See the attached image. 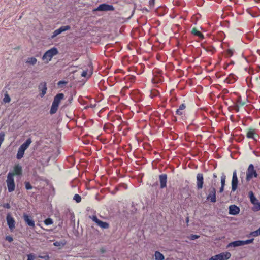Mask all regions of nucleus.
Returning <instances> with one entry per match:
<instances>
[{"mask_svg":"<svg viewBox=\"0 0 260 260\" xmlns=\"http://www.w3.org/2000/svg\"><path fill=\"white\" fill-rule=\"evenodd\" d=\"M64 94L63 93H58L54 98L53 101L52 102L51 109L50 110V113L53 114L57 112L58 108V106L60 101L63 99Z\"/></svg>","mask_w":260,"mask_h":260,"instance_id":"obj_1","label":"nucleus"},{"mask_svg":"<svg viewBox=\"0 0 260 260\" xmlns=\"http://www.w3.org/2000/svg\"><path fill=\"white\" fill-rule=\"evenodd\" d=\"M58 53V50L55 47H53L47 51L42 56V60L46 63H48L52 58Z\"/></svg>","mask_w":260,"mask_h":260,"instance_id":"obj_2","label":"nucleus"},{"mask_svg":"<svg viewBox=\"0 0 260 260\" xmlns=\"http://www.w3.org/2000/svg\"><path fill=\"white\" fill-rule=\"evenodd\" d=\"M6 183L8 190L9 192H12L15 190V184L13 175L11 173H8L7 177Z\"/></svg>","mask_w":260,"mask_h":260,"instance_id":"obj_3","label":"nucleus"},{"mask_svg":"<svg viewBox=\"0 0 260 260\" xmlns=\"http://www.w3.org/2000/svg\"><path fill=\"white\" fill-rule=\"evenodd\" d=\"M258 174L254 169V166L252 164H250L246 171V180L247 181H249L253 177H257Z\"/></svg>","mask_w":260,"mask_h":260,"instance_id":"obj_4","label":"nucleus"},{"mask_svg":"<svg viewBox=\"0 0 260 260\" xmlns=\"http://www.w3.org/2000/svg\"><path fill=\"white\" fill-rule=\"evenodd\" d=\"M207 199L210 200V201L212 203L216 202V189L214 187H212L209 189L208 195L207 197Z\"/></svg>","mask_w":260,"mask_h":260,"instance_id":"obj_5","label":"nucleus"},{"mask_svg":"<svg viewBox=\"0 0 260 260\" xmlns=\"http://www.w3.org/2000/svg\"><path fill=\"white\" fill-rule=\"evenodd\" d=\"M90 218L94 222H95L96 223V224L98 226H99L101 228L104 229L109 228V225L108 223L106 222H103L99 220L96 216H92Z\"/></svg>","mask_w":260,"mask_h":260,"instance_id":"obj_6","label":"nucleus"},{"mask_svg":"<svg viewBox=\"0 0 260 260\" xmlns=\"http://www.w3.org/2000/svg\"><path fill=\"white\" fill-rule=\"evenodd\" d=\"M114 8L112 5H108L106 4H102L99 6V7L94 10V11H113Z\"/></svg>","mask_w":260,"mask_h":260,"instance_id":"obj_7","label":"nucleus"},{"mask_svg":"<svg viewBox=\"0 0 260 260\" xmlns=\"http://www.w3.org/2000/svg\"><path fill=\"white\" fill-rule=\"evenodd\" d=\"M238 180L237 176L236 170H235L233 173L232 180V191H235L237 189Z\"/></svg>","mask_w":260,"mask_h":260,"instance_id":"obj_8","label":"nucleus"},{"mask_svg":"<svg viewBox=\"0 0 260 260\" xmlns=\"http://www.w3.org/2000/svg\"><path fill=\"white\" fill-rule=\"evenodd\" d=\"M204 184L203 175L202 173H198L197 175V187L198 190L203 188Z\"/></svg>","mask_w":260,"mask_h":260,"instance_id":"obj_9","label":"nucleus"},{"mask_svg":"<svg viewBox=\"0 0 260 260\" xmlns=\"http://www.w3.org/2000/svg\"><path fill=\"white\" fill-rule=\"evenodd\" d=\"M39 91H40V96L43 98L46 93L47 90V84L45 82H41L38 86Z\"/></svg>","mask_w":260,"mask_h":260,"instance_id":"obj_10","label":"nucleus"},{"mask_svg":"<svg viewBox=\"0 0 260 260\" xmlns=\"http://www.w3.org/2000/svg\"><path fill=\"white\" fill-rule=\"evenodd\" d=\"M7 224L11 231H13L15 228V221L13 217L10 214H8L6 217Z\"/></svg>","mask_w":260,"mask_h":260,"instance_id":"obj_11","label":"nucleus"},{"mask_svg":"<svg viewBox=\"0 0 260 260\" xmlns=\"http://www.w3.org/2000/svg\"><path fill=\"white\" fill-rule=\"evenodd\" d=\"M71 27L69 25H66L60 27L59 28L55 30L53 33L52 36H51L52 38H54L56 37L57 35H59L61 32L68 30L70 29Z\"/></svg>","mask_w":260,"mask_h":260,"instance_id":"obj_12","label":"nucleus"},{"mask_svg":"<svg viewBox=\"0 0 260 260\" xmlns=\"http://www.w3.org/2000/svg\"><path fill=\"white\" fill-rule=\"evenodd\" d=\"M23 219L24 221L27 224L28 226L31 228L35 227V222L31 216L28 215L26 214H24L23 215Z\"/></svg>","mask_w":260,"mask_h":260,"instance_id":"obj_13","label":"nucleus"},{"mask_svg":"<svg viewBox=\"0 0 260 260\" xmlns=\"http://www.w3.org/2000/svg\"><path fill=\"white\" fill-rule=\"evenodd\" d=\"M160 184V188H164L167 186V175L165 174H161L159 176Z\"/></svg>","mask_w":260,"mask_h":260,"instance_id":"obj_14","label":"nucleus"},{"mask_svg":"<svg viewBox=\"0 0 260 260\" xmlns=\"http://www.w3.org/2000/svg\"><path fill=\"white\" fill-rule=\"evenodd\" d=\"M22 167L19 165H16L14 167V170L13 172H9L8 173H11L13 175V177L15 175H20L22 174Z\"/></svg>","mask_w":260,"mask_h":260,"instance_id":"obj_15","label":"nucleus"},{"mask_svg":"<svg viewBox=\"0 0 260 260\" xmlns=\"http://www.w3.org/2000/svg\"><path fill=\"white\" fill-rule=\"evenodd\" d=\"M240 212V208L235 205H232L229 206V214L235 215Z\"/></svg>","mask_w":260,"mask_h":260,"instance_id":"obj_16","label":"nucleus"},{"mask_svg":"<svg viewBox=\"0 0 260 260\" xmlns=\"http://www.w3.org/2000/svg\"><path fill=\"white\" fill-rule=\"evenodd\" d=\"M219 255L221 259V260H227L231 256V253L229 252H223L219 254Z\"/></svg>","mask_w":260,"mask_h":260,"instance_id":"obj_17","label":"nucleus"},{"mask_svg":"<svg viewBox=\"0 0 260 260\" xmlns=\"http://www.w3.org/2000/svg\"><path fill=\"white\" fill-rule=\"evenodd\" d=\"M243 245L242 244V241L238 240V241H235L233 242H231L228 244V247H237L239 246Z\"/></svg>","mask_w":260,"mask_h":260,"instance_id":"obj_18","label":"nucleus"},{"mask_svg":"<svg viewBox=\"0 0 260 260\" xmlns=\"http://www.w3.org/2000/svg\"><path fill=\"white\" fill-rule=\"evenodd\" d=\"M25 151V150H24L22 148H21L20 147L19 148L18 152L17 154V158L18 159H20L23 157Z\"/></svg>","mask_w":260,"mask_h":260,"instance_id":"obj_19","label":"nucleus"},{"mask_svg":"<svg viewBox=\"0 0 260 260\" xmlns=\"http://www.w3.org/2000/svg\"><path fill=\"white\" fill-rule=\"evenodd\" d=\"M249 196L251 202L253 204H254V205H255L256 206V205L257 204V203L258 202H257V200L254 197V194H253V193L252 191H250L249 192Z\"/></svg>","mask_w":260,"mask_h":260,"instance_id":"obj_20","label":"nucleus"},{"mask_svg":"<svg viewBox=\"0 0 260 260\" xmlns=\"http://www.w3.org/2000/svg\"><path fill=\"white\" fill-rule=\"evenodd\" d=\"M186 106L184 104H182L180 105L179 108L176 110V114L181 115L183 114V111L185 109Z\"/></svg>","mask_w":260,"mask_h":260,"instance_id":"obj_21","label":"nucleus"},{"mask_svg":"<svg viewBox=\"0 0 260 260\" xmlns=\"http://www.w3.org/2000/svg\"><path fill=\"white\" fill-rule=\"evenodd\" d=\"M32 141L30 138H28L27 140L24 142L23 144H22L20 147L24 149V150H26L27 148L29 147Z\"/></svg>","mask_w":260,"mask_h":260,"instance_id":"obj_22","label":"nucleus"},{"mask_svg":"<svg viewBox=\"0 0 260 260\" xmlns=\"http://www.w3.org/2000/svg\"><path fill=\"white\" fill-rule=\"evenodd\" d=\"M191 32L194 35L198 36L200 38L202 39L204 38L203 35L200 31H198L196 28H193L192 29Z\"/></svg>","mask_w":260,"mask_h":260,"instance_id":"obj_23","label":"nucleus"},{"mask_svg":"<svg viewBox=\"0 0 260 260\" xmlns=\"http://www.w3.org/2000/svg\"><path fill=\"white\" fill-rule=\"evenodd\" d=\"M255 134V131L253 129H249L246 134L248 138H252L255 139L254 135Z\"/></svg>","mask_w":260,"mask_h":260,"instance_id":"obj_24","label":"nucleus"},{"mask_svg":"<svg viewBox=\"0 0 260 260\" xmlns=\"http://www.w3.org/2000/svg\"><path fill=\"white\" fill-rule=\"evenodd\" d=\"M37 61V60L35 57H29L27 59L26 63L30 65H35L36 64Z\"/></svg>","mask_w":260,"mask_h":260,"instance_id":"obj_25","label":"nucleus"},{"mask_svg":"<svg viewBox=\"0 0 260 260\" xmlns=\"http://www.w3.org/2000/svg\"><path fill=\"white\" fill-rule=\"evenodd\" d=\"M155 260H164V256L162 253L159 251H156L154 254Z\"/></svg>","mask_w":260,"mask_h":260,"instance_id":"obj_26","label":"nucleus"},{"mask_svg":"<svg viewBox=\"0 0 260 260\" xmlns=\"http://www.w3.org/2000/svg\"><path fill=\"white\" fill-rule=\"evenodd\" d=\"M225 179H226V176L224 174V173H222V175L221 176V186H225Z\"/></svg>","mask_w":260,"mask_h":260,"instance_id":"obj_27","label":"nucleus"},{"mask_svg":"<svg viewBox=\"0 0 260 260\" xmlns=\"http://www.w3.org/2000/svg\"><path fill=\"white\" fill-rule=\"evenodd\" d=\"M250 235L253 237H256L260 235V228L258 230L251 232Z\"/></svg>","mask_w":260,"mask_h":260,"instance_id":"obj_28","label":"nucleus"},{"mask_svg":"<svg viewBox=\"0 0 260 260\" xmlns=\"http://www.w3.org/2000/svg\"><path fill=\"white\" fill-rule=\"evenodd\" d=\"M73 199L78 203H80L81 201V198L80 196L78 194L74 195Z\"/></svg>","mask_w":260,"mask_h":260,"instance_id":"obj_29","label":"nucleus"},{"mask_svg":"<svg viewBox=\"0 0 260 260\" xmlns=\"http://www.w3.org/2000/svg\"><path fill=\"white\" fill-rule=\"evenodd\" d=\"M11 101V99L8 93H6L3 99V101L5 103H9Z\"/></svg>","mask_w":260,"mask_h":260,"instance_id":"obj_30","label":"nucleus"},{"mask_svg":"<svg viewBox=\"0 0 260 260\" xmlns=\"http://www.w3.org/2000/svg\"><path fill=\"white\" fill-rule=\"evenodd\" d=\"M53 220L52 219L48 218L44 220V223L46 225H48L53 223Z\"/></svg>","mask_w":260,"mask_h":260,"instance_id":"obj_31","label":"nucleus"},{"mask_svg":"<svg viewBox=\"0 0 260 260\" xmlns=\"http://www.w3.org/2000/svg\"><path fill=\"white\" fill-rule=\"evenodd\" d=\"M5 136V134L4 132H0V144H1L4 140Z\"/></svg>","mask_w":260,"mask_h":260,"instance_id":"obj_32","label":"nucleus"},{"mask_svg":"<svg viewBox=\"0 0 260 260\" xmlns=\"http://www.w3.org/2000/svg\"><path fill=\"white\" fill-rule=\"evenodd\" d=\"M25 188L27 190H29L32 188V186L28 182H25Z\"/></svg>","mask_w":260,"mask_h":260,"instance_id":"obj_33","label":"nucleus"},{"mask_svg":"<svg viewBox=\"0 0 260 260\" xmlns=\"http://www.w3.org/2000/svg\"><path fill=\"white\" fill-rule=\"evenodd\" d=\"M253 239L246 240L245 241H242V244H243V245H244L245 244H248L252 243L253 242Z\"/></svg>","mask_w":260,"mask_h":260,"instance_id":"obj_34","label":"nucleus"},{"mask_svg":"<svg viewBox=\"0 0 260 260\" xmlns=\"http://www.w3.org/2000/svg\"><path fill=\"white\" fill-rule=\"evenodd\" d=\"M219 254L216 255L211 257L209 260H221Z\"/></svg>","mask_w":260,"mask_h":260,"instance_id":"obj_35","label":"nucleus"},{"mask_svg":"<svg viewBox=\"0 0 260 260\" xmlns=\"http://www.w3.org/2000/svg\"><path fill=\"white\" fill-rule=\"evenodd\" d=\"M245 104V102H242L241 101V99L240 98H239L237 101V104L236 105H239V106H242L243 105H244Z\"/></svg>","mask_w":260,"mask_h":260,"instance_id":"obj_36","label":"nucleus"},{"mask_svg":"<svg viewBox=\"0 0 260 260\" xmlns=\"http://www.w3.org/2000/svg\"><path fill=\"white\" fill-rule=\"evenodd\" d=\"M199 237V236H198V235L191 234L190 236V239L193 240L198 239Z\"/></svg>","mask_w":260,"mask_h":260,"instance_id":"obj_37","label":"nucleus"},{"mask_svg":"<svg viewBox=\"0 0 260 260\" xmlns=\"http://www.w3.org/2000/svg\"><path fill=\"white\" fill-rule=\"evenodd\" d=\"M27 260H34L35 259V256L33 254H29L27 255Z\"/></svg>","mask_w":260,"mask_h":260,"instance_id":"obj_38","label":"nucleus"},{"mask_svg":"<svg viewBox=\"0 0 260 260\" xmlns=\"http://www.w3.org/2000/svg\"><path fill=\"white\" fill-rule=\"evenodd\" d=\"M227 54L229 56H232L233 54V51L231 49H228L227 51Z\"/></svg>","mask_w":260,"mask_h":260,"instance_id":"obj_39","label":"nucleus"},{"mask_svg":"<svg viewBox=\"0 0 260 260\" xmlns=\"http://www.w3.org/2000/svg\"><path fill=\"white\" fill-rule=\"evenodd\" d=\"M6 240H7L8 241L11 242L13 241V238L10 236H8L6 237Z\"/></svg>","mask_w":260,"mask_h":260,"instance_id":"obj_40","label":"nucleus"},{"mask_svg":"<svg viewBox=\"0 0 260 260\" xmlns=\"http://www.w3.org/2000/svg\"><path fill=\"white\" fill-rule=\"evenodd\" d=\"M255 208L256 211L260 210V203L257 202V204L255 206Z\"/></svg>","mask_w":260,"mask_h":260,"instance_id":"obj_41","label":"nucleus"},{"mask_svg":"<svg viewBox=\"0 0 260 260\" xmlns=\"http://www.w3.org/2000/svg\"><path fill=\"white\" fill-rule=\"evenodd\" d=\"M81 76L82 77H85L87 76V72L85 71H83L81 74Z\"/></svg>","mask_w":260,"mask_h":260,"instance_id":"obj_42","label":"nucleus"},{"mask_svg":"<svg viewBox=\"0 0 260 260\" xmlns=\"http://www.w3.org/2000/svg\"><path fill=\"white\" fill-rule=\"evenodd\" d=\"M149 3L150 6H153L154 4V0H149Z\"/></svg>","mask_w":260,"mask_h":260,"instance_id":"obj_43","label":"nucleus"},{"mask_svg":"<svg viewBox=\"0 0 260 260\" xmlns=\"http://www.w3.org/2000/svg\"><path fill=\"white\" fill-rule=\"evenodd\" d=\"M240 107V106H239V105H236L235 106V110L236 111V112H238V111H239V107Z\"/></svg>","mask_w":260,"mask_h":260,"instance_id":"obj_44","label":"nucleus"},{"mask_svg":"<svg viewBox=\"0 0 260 260\" xmlns=\"http://www.w3.org/2000/svg\"><path fill=\"white\" fill-rule=\"evenodd\" d=\"M224 187V186H221V187L220 188V190H219L220 192H222L223 191Z\"/></svg>","mask_w":260,"mask_h":260,"instance_id":"obj_45","label":"nucleus"},{"mask_svg":"<svg viewBox=\"0 0 260 260\" xmlns=\"http://www.w3.org/2000/svg\"><path fill=\"white\" fill-rule=\"evenodd\" d=\"M4 207L7 208H10V207L9 204H7L5 205Z\"/></svg>","mask_w":260,"mask_h":260,"instance_id":"obj_46","label":"nucleus"},{"mask_svg":"<svg viewBox=\"0 0 260 260\" xmlns=\"http://www.w3.org/2000/svg\"><path fill=\"white\" fill-rule=\"evenodd\" d=\"M66 82H63V81H60L58 82V85H60L61 84H63V83H65Z\"/></svg>","mask_w":260,"mask_h":260,"instance_id":"obj_47","label":"nucleus"},{"mask_svg":"<svg viewBox=\"0 0 260 260\" xmlns=\"http://www.w3.org/2000/svg\"><path fill=\"white\" fill-rule=\"evenodd\" d=\"M186 222L188 223L189 222V217H187L186 218Z\"/></svg>","mask_w":260,"mask_h":260,"instance_id":"obj_48","label":"nucleus"},{"mask_svg":"<svg viewBox=\"0 0 260 260\" xmlns=\"http://www.w3.org/2000/svg\"><path fill=\"white\" fill-rule=\"evenodd\" d=\"M217 175H216V174H213V177H214V178H217Z\"/></svg>","mask_w":260,"mask_h":260,"instance_id":"obj_49","label":"nucleus"},{"mask_svg":"<svg viewBox=\"0 0 260 260\" xmlns=\"http://www.w3.org/2000/svg\"><path fill=\"white\" fill-rule=\"evenodd\" d=\"M54 245L55 246H58V244H57V242L54 243Z\"/></svg>","mask_w":260,"mask_h":260,"instance_id":"obj_50","label":"nucleus"}]
</instances>
